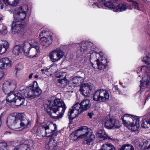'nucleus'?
<instances>
[{"label": "nucleus", "mask_w": 150, "mask_h": 150, "mask_svg": "<svg viewBox=\"0 0 150 150\" xmlns=\"http://www.w3.org/2000/svg\"><path fill=\"white\" fill-rule=\"evenodd\" d=\"M40 44L35 40H32L30 42H25L23 44L22 49L18 45L15 46L12 50L13 53L16 56L19 55L21 54L22 50L24 54L29 58H33L37 57L40 52Z\"/></svg>", "instance_id": "nucleus-1"}, {"label": "nucleus", "mask_w": 150, "mask_h": 150, "mask_svg": "<svg viewBox=\"0 0 150 150\" xmlns=\"http://www.w3.org/2000/svg\"><path fill=\"white\" fill-rule=\"evenodd\" d=\"M44 108L51 117L57 119L62 117L66 107L63 101L56 98L51 101L49 105L45 104Z\"/></svg>", "instance_id": "nucleus-2"}, {"label": "nucleus", "mask_w": 150, "mask_h": 150, "mask_svg": "<svg viewBox=\"0 0 150 150\" xmlns=\"http://www.w3.org/2000/svg\"><path fill=\"white\" fill-rule=\"evenodd\" d=\"M6 124L9 128L15 130L21 127L27 128L30 122L24 113H18L14 115H9L7 119Z\"/></svg>", "instance_id": "nucleus-3"}, {"label": "nucleus", "mask_w": 150, "mask_h": 150, "mask_svg": "<svg viewBox=\"0 0 150 150\" xmlns=\"http://www.w3.org/2000/svg\"><path fill=\"white\" fill-rule=\"evenodd\" d=\"M90 106V100H84L80 103H77L75 104L69 110L68 113L69 118L70 120L74 119L80 113L87 110Z\"/></svg>", "instance_id": "nucleus-4"}, {"label": "nucleus", "mask_w": 150, "mask_h": 150, "mask_svg": "<svg viewBox=\"0 0 150 150\" xmlns=\"http://www.w3.org/2000/svg\"><path fill=\"white\" fill-rule=\"evenodd\" d=\"M16 87V83L15 81L8 80L5 81L3 83V92L7 94L6 101L11 103L14 101L16 97V94H13L12 91Z\"/></svg>", "instance_id": "nucleus-5"}, {"label": "nucleus", "mask_w": 150, "mask_h": 150, "mask_svg": "<svg viewBox=\"0 0 150 150\" xmlns=\"http://www.w3.org/2000/svg\"><path fill=\"white\" fill-rule=\"evenodd\" d=\"M37 82H35L33 85L28 88L27 91L24 93L26 98L33 99L39 96L41 93L42 91L37 86Z\"/></svg>", "instance_id": "nucleus-6"}, {"label": "nucleus", "mask_w": 150, "mask_h": 150, "mask_svg": "<svg viewBox=\"0 0 150 150\" xmlns=\"http://www.w3.org/2000/svg\"><path fill=\"white\" fill-rule=\"evenodd\" d=\"M109 96L105 90H98L94 92V101L100 102L106 101L108 100Z\"/></svg>", "instance_id": "nucleus-7"}, {"label": "nucleus", "mask_w": 150, "mask_h": 150, "mask_svg": "<svg viewBox=\"0 0 150 150\" xmlns=\"http://www.w3.org/2000/svg\"><path fill=\"white\" fill-rule=\"evenodd\" d=\"M43 127L45 130L47 137L51 136L54 137L56 136L58 133V132L56 131L57 127L56 124L52 123L49 125L45 124L43 125Z\"/></svg>", "instance_id": "nucleus-8"}, {"label": "nucleus", "mask_w": 150, "mask_h": 150, "mask_svg": "<svg viewBox=\"0 0 150 150\" xmlns=\"http://www.w3.org/2000/svg\"><path fill=\"white\" fill-rule=\"evenodd\" d=\"M64 53L60 49H56L50 53L49 56L50 60L55 62L59 60L63 57Z\"/></svg>", "instance_id": "nucleus-9"}, {"label": "nucleus", "mask_w": 150, "mask_h": 150, "mask_svg": "<svg viewBox=\"0 0 150 150\" xmlns=\"http://www.w3.org/2000/svg\"><path fill=\"white\" fill-rule=\"evenodd\" d=\"M96 57H98V58L96 60L97 64L98 69L99 70L104 69L107 66L106 61L104 57V54L102 52H98L94 51Z\"/></svg>", "instance_id": "nucleus-10"}, {"label": "nucleus", "mask_w": 150, "mask_h": 150, "mask_svg": "<svg viewBox=\"0 0 150 150\" xmlns=\"http://www.w3.org/2000/svg\"><path fill=\"white\" fill-rule=\"evenodd\" d=\"M93 44L88 41H83L80 43V47L79 48L77 53L78 57L83 55L86 52L88 49L90 47H93Z\"/></svg>", "instance_id": "nucleus-11"}, {"label": "nucleus", "mask_w": 150, "mask_h": 150, "mask_svg": "<svg viewBox=\"0 0 150 150\" xmlns=\"http://www.w3.org/2000/svg\"><path fill=\"white\" fill-rule=\"evenodd\" d=\"M104 125L106 128L109 129L118 128L121 126L118 120L110 118H107Z\"/></svg>", "instance_id": "nucleus-12"}, {"label": "nucleus", "mask_w": 150, "mask_h": 150, "mask_svg": "<svg viewBox=\"0 0 150 150\" xmlns=\"http://www.w3.org/2000/svg\"><path fill=\"white\" fill-rule=\"evenodd\" d=\"M93 84L91 85L88 83H84L81 85L79 91L84 96L88 97L93 93Z\"/></svg>", "instance_id": "nucleus-13"}, {"label": "nucleus", "mask_w": 150, "mask_h": 150, "mask_svg": "<svg viewBox=\"0 0 150 150\" xmlns=\"http://www.w3.org/2000/svg\"><path fill=\"white\" fill-rule=\"evenodd\" d=\"M134 142L136 146L139 149H150V139L147 140L144 139L140 142V140L137 138L134 140Z\"/></svg>", "instance_id": "nucleus-14"}, {"label": "nucleus", "mask_w": 150, "mask_h": 150, "mask_svg": "<svg viewBox=\"0 0 150 150\" xmlns=\"http://www.w3.org/2000/svg\"><path fill=\"white\" fill-rule=\"evenodd\" d=\"M76 130L79 135V138L85 137L88 134L91 136L93 133L92 130L88 129L86 126L80 127Z\"/></svg>", "instance_id": "nucleus-15"}, {"label": "nucleus", "mask_w": 150, "mask_h": 150, "mask_svg": "<svg viewBox=\"0 0 150 150\" xmlns=\"http://www.w3.org/2000/svg\"><path fill=\"white\" fill-rule=\"evenodd\" d=\"M12 65V61L7 57L0 59V69H7L10 68Z\"/></svg>", "instance_id": "nucleus-16"}, {"label": "nucleus", "mask_w": 150, "mask_h": 150, "mask_svg": "<svg viewBox=\"0 0 150 150\" xmlns=\"http://www.w3.org/2000/svg\"><path fill=\"white\" fill-rule=\"evenodd\" d=\"M26 16L25 11H21L18 9L15 11L13 13L14 20L21 22L24 20Z\"/></svg>", "instance_id": "nucleus-17"}, {"label": "nucleus", "mask_w": 150, "mask_h": 150, "mask_svg": "<svg viewBox=\"0 0 150 150\" xmlns=\"http://www.w3.org/2000/svg\"><path fill=\"white\" fill-rule=\"evenodd\" d=\"M22 26L21 22L14 20L11 27V33L15 34L18 33L21 30Z\"/></svg>", "instance_id": "nucleus-18"}, {"label": "nucleus", "mask_w": 150, "mask_h": 150, "mask_svg": "<svg viewBox=\"0 0 150 150\" xmlns=\"http://www.w3.org/2000/svg\"><path fill=\"white\" fill-rule=\"evenodd\" d=\"M150 84V77L147 74H144L142 77V80L140 81V86L141 89H143Z\"/></svg>", "instance_id": "nucleus-19"}, {"label": "nucleus", "mask_w": 150, "mask_h": 150, "mask_svg": "<svg viewBox=\"0 0 150 150\" xmlns=\"http://www.w3.org/2000/svg\"><path fill=\"white\" fill-rule=\"evenodd\" d=\"M16 96L13 101L15 106H19L24 103L25 99L20 93L19 92L17 93L16 94Z\"/></svg>", "instance_id": "nucleus-20"}, {"label": "nucleus", "mask_w": 150, "mask_h": 150, "mask_svg": "<svg viewBox=\"0 0 150 150\" xmlns=\"http://www.w3.org/2000/svg\"><path fill=\"white\" fill-rule=\"evenodd\" d=\"M47 150H55L57 148V144L53 138H50L48 143L45 146Z\"/></svg>", "instance_id": "nucleus-21"}, {"label": "nucleus", "mask_w": 150, "mask_h": 150, "mask_svg": "<svg viewBox=\"0 0 150 150\" xmlns=\"http://www.w3.org/2000/svg\"><path fill=\"white\" fill-rule=\"evenodd\" d=\"M52 42V38L50 36H44L41 38L40 40L41 45L45 47H48L51 44Z\"/></svg>", "instance_id": "nucleus-22"}, {"label": "nucleus", "mask_w": 150, "mask_h": 150, "mask_svg": "<svg viewBox=\"0 0 150 150\" xmlns=\"http://www.w3.org/2000/svg\"><path fill=\"white\" fill-rule=\"evenodd\" d=\"M129 116H130V115L129 114H125L124 115V117H122L121 119L122 120L123 124L125 126L128 127L129 129H131L132 131H135V130L133 129L132 122L129 121H127L126 120H125L124 119V117H129ZM130 116L132 117V115H130Z\"/></svg>", "instance_id": "nucleus-23"}, {"label": "nucleus", "mask_w": 150, "mask_h": 150, "mask_svg": "<svg viewBox=\"0 0 150 150\" xmlns=\"http://www.w3.org/2000/svg\"><path fill=\"white\" fill-rule=\"evenodd\" d=\"M98 2L101 4H103L104 6L108 7L109 9H112L114 11V9L115 8V6L113 3L110 1H107L105 2V0H98Z\"/></svg>", "instance_id": "nucleus-24"}, {"label": "nucleus", "mask_w": 150, "mask_h": 150, "mask_svg": "<svg viewBox=\"0 0 150 150\" xmlns=\"http://www.w3.org/2000/svg\"><path fill=\"white\" fill-rule=\"evenodd\" d=\"M96 136L100 138L103 139V140H105L107 139H112L111 138L108 137L107 133L104 130H99L96 134Z\"/></svg>", "instance_id": "nucleus-25"}, {"label": "nucleus", "mask_w": 150, "mask_h": 150, "mask_svg": "<svg viewBox=\"0 0 150 150\" xmlns=\"http://www.w3.org/2000/svg\"><path fill=\"white\" fill-rule=\"evenodd\" d=\"M127 8H128V6L127 4H120L115 7V8L114 9V11L115 12L123 11L126 10Z\"/></svg>", "instance_id": "nucleus-26"}, {"label": "nucleus", "mask_w": 150, "mask_h": 150, "mask_svg": "<svg viewBox=\"0 0 150 150\" xmlns=\"http://www.w3.org/2000/svg\"><path fill=\"white\" fill-rule=\"evenodd\" d=\"M83 79L82 77L81 76L72 77L69 83V85H70L71 84H73L75 85L79 84L81 82Z\"/></svg>", "instance_id": "nucleus-27"}, {"label": "nucleus", "mask_w": 150, "mask_h": 150, "mask_svg": "<svg viewBox=\"0 0 150 150\" xmlns=\"http://www.w3.org/2000/svg\"><path fill=\"white\" fill-rule=\"evenodd\" d=\"M37 134L38 135L42 137H47L45 128L43 127V125L40 127L37 130Z\"/></svg>", "instance_id": "nucleus-28"}, {"label": "nucleus", "mask_w": 150, "mask_h": 150, "mask_svg": "<svg viewBox=\"0 0 150 150\" xmlns=\"http://www.w3.org/2000/svg\"><path fill=\"white\" fill-rule=\"evenodd\" d=\"M100 150H115V148L111 143L104 144L101 146Z\"/></svg>", "instance_id": "nucleus-29"}, {"label": "nucleus", "mask_w": 150, "mask_h": 150, "mask_svg": "<svg viewBox=\"0 0 150 150\" xmlns=\"http://www.w3.org/2000/svg\"><path fill=\"white\" fill-rule=\"evenodd\" d=\"M4 3L6 5L9 4L13 6H16L18 4L19 0H2Z\"/></svg>", "instance_id": "nucleus-30"}, {"label": "nucleus", "mask_w": 150, "mask_h": 150, "mask_svg": "<svg viewBox=\"0 0 150 150\" xmlns=\"http://www.w3.org/2000/svg\"><path fill=\"white\" fill-rule=\"evenodd\" d=\"M131 119L133 120V122H132L133 129L135 130H136L137 129V125L139 123V119L137 117H134L133 119H132V118H131Z\"/></svg>", "instance_id": "nucleus-31"}, {"label": "nucleus", "mask_w": 150, "mask_h": 150, "mask_svg": "<svg viewBox=\"0 0 150 150\" xmlns=\"http://www.w3.org/2000/svg\"><path fill=\"white\" fill-rule=\"evenodd\" d=\"M149 123L148 120L146 119V116L145 115L144 119L142 121L141 126L144 128H146L149 127Z\"/></svg>", "instance_id": "nucleus-32"}, {"label": "nucleus", "mask_w": 150, "mask_h": 150, "mask_svg": "<svg viewBox=\"0 0 150 150\" xmlns=\"http://www.w3.org/2000/svg\"><path fill=\"white\" fill-rule=\"evenodd\" d=\"M118 150H134L133 146L131 144H125Z\"/></svg>", "instance_id": "nucleus-33"}, {"label": "nucleus", "mask_w": 150, "mask_h": 150, "mask_svg": "<svg viewBox=\"0 0 150 150\" xmlns=\"http://www.w3.org/2000/svg\"><path fill=\"white\" fill-rule=\"evenodd\" d=\"M32 146L31 143L29 142L28 144L25 143L21 144V148H23L25 150H30V146Z\"/></svg>", "instance_id": "nucleus-34"}, {"label": "nucleus", "mask_w": 150, "mask_h": 150, "mask_svg": "<svg viewBox=\"0 0 150 150\" xmlns=\"http://www.w3.org/2000/svg\"><path fill=\"white\" fill-rule=\"evenodd\" d=\"M70 137L71 140H75L78 138H79V135L76 130L71 133Z\"/></svg>", "instance_id": "nucleus-35"}, {"label": "nucleus", "mask_w": 150, "mask_h": 150, "mask_svg": "<svg viewBox=\"0 0 150 150\" xmlns=\"http://www.w3.org/2000/svg\"><path fill=\"white\" fill-rule=\"evenodd\" d=\"M50 68H44L41 69V71L43 74L50 76L52 75V74L50 72Z\"/></svg>", "instance_id": "nucleus-36"}, {"label": "nucleus", "mask_w": 150, "mask_h": 150, "mask_svg": "<svg viewBox=\"0 0 150 150\" xmlns=\"http://www.w3.org/2000/svg\"><path fill=\"white\" fill-rule=\"evenodd\" d=\"M67 74L66 72H60L59 73L57 74L56 77L57 78H59V79H66V76H67Z\"/></svg>", "instance_id": "nucleus-37"}, {"label": "nucleus", "mask_w": 150, "mask_h": 150, "mask_svg": "<svg viewBox=\"0 0 150 150\" xmlns=\"http://www.w3.org/2000/svg\"><path fill=\"white\" fill-rule=\"evenodd\" d=\"M57 81L62 85V86H64L67 85L68 81L67 79H57Z\"/></svg>", "instance_id": "nucleus-38"}, {"label": "nucleus", "mask_w": 150, "mask_h": 150, "mask_svg": "<svg viewBox=\"0 0 150 150\" xmlns=\"http://www.w3.org/2000/svg\"><path fill=\"white\" fill-rule=\"evenodd\" d=\"M142 61L147 65L150 64V57L147 56L144 57L142 59Z\"/></svg>", "instance_id": "nucleus-39"}, {"label": "nucleus", "mask_w": 150, "mask_h": 150, "mask_svg": "<svg viewBox=\"0 0 150 150\" xmlns=\"http://www.w3.org/2000/svg\"><path fill=\"white\" fill-rule=\"evenodd\" d=\"M0 150H7V144L6 143H0Z\"/></svg>", "instance_id": "nucleus-40"}, {"label": "nucleus", "mask_w": 150, "mask_h": 150, "mask_svg": "<svg viewBox=\"0 0 150 150\" xmlns=\"http://www.w3.org/2000/svg\"><path fill=\"white\" fill-rule=\"evenodd\" d=\"M28 7L26 4H25L18 8L21 11H25V12L28 10Z\"/></svg>", "instance_id": "nucleus-41"}, {"label": "nucleus", "mask_w": 150, "mask_h": 150, "mask_svg": "<svg viewBox=\"0 0 150 150\" xmlns=\"http://www.w3.org/2000/svg\"><path fill=\"white\" fill-rule=\"evenodd\" d=\"M147 68V66H142V67H139L138 69V70L139 71V73H141L142 71H147L146 69Z\"/></svg>", "instance_id": "nucleus-42"}, {"label": "nucleus", "mask_w": 150, "mask_h": 150, "mask_svg": "<svg viewBox=\"0 0 150 150\" xmlns=\"http://www.w3.org/2000/svg\"><path fill=\"white\" fill-rule=\"evenodd\" d=\"M2 46L4 47L6 50L8 48L9 44L8 42L6 41H4L3 42Z\"/></svg>", "instance_id": "nucleus-43"}, {"label": "nucleus", "mask_w": 150, "mask_h": 150, "mask_svg": "<svg viewBox=\"0 0 150 150\" xmlns=\"http://www.w3.org/2000/svg\"><path fill=\"white\" fill-rule=\"evenodd\" d=\"M132 5L135 9L139 10H140L139 7L137 3L135 1H133Z\"/></svg>", "instance_id": "nucleus-44"}, {"label": "nucleus", "mask_w": 150, "mask_h": 150, "mask_svg": "<svg viewBox=\"0 0 150 150\" xmlns=\"http://www.w3.org/2000/svg\"><path fill=\"white\" fill-rule=\"evenodd\" d=\"M6 50L5 48L2 46V45H0V54H2L4 53Z\"/></svg>", "instance_id": "nucleus-45"}, {"label": "nucleus", "mask_w": 150, "mask_h": 150, "mask_svg": "<svg viewBox=\"0 0 150 150\" xmlns=\"http://www.w3.org/2000/svg\"><path fill=\"white\" fill-rule=\"evenodd\" d=\"M4 75V73L3 71H0V80L2 79Z\"/></svg>", "instance_id": "nucleus-46"}, {"label": "nucleus", "mask_w": 150, "mask_h": 150, "mask_svg": "<svg viewBox=\"0 0 150 150\" xmlns=\"http://www.w3.org/2000/svg\"><path fill=\"white\" fill-rule=\"evenodd\" d=\"M93 141L92 139H88L87 140V142L88 144H90V143Z\"/></svg>", "instance_id": "nucleus-47"}, {"label": "nucleus", "mask_w": 150, "mask_h": 150, "mask_svg": "<svg viewBox=\"0 0 150 150\" xmlns=\"http://www.w3.org/2000/svg\"><path fill=\"white\" fill-rule=\"evenodd\" d=\"M46 31L45 30H44L42 31L40 34L39 36H42L43 35V34L46 33Z\"/></svg>", "instance_id": "nucleus-48"}, {"label": "nucleus", "mask_w": 150, "mask_h": 150, "mask_svg": "<svg viewBox=\"0 0 150 150\" xmlns=\"http://www.w3.org/2000/svg\"><path fill=\"white\" fill-rule=\"evenodd\" d=\"M146 115V117L148 116V117L146 118L148 120V122L149 125H150V115Z\"/></svg>", "instance_id": "nucleus-49"}, {"label": "nucleus", "mask_w": 150, "mask_h": 150, "mask_svg": "<svg viewBox=\"0 0 150 150\" xmlns=\"http://www.w3.org/2000/svg\"><path fill=\"white\" fill-rule=\"evenodd\" d=\"M93 115V113H88V115L89 117L90 118H92Z\"/></svg>", "instance_id": "nucleus-50"}, {"label": "nucleus", "mask_w": 150, "mask_h": 150, "mask_svg": "<svg viewBox=\"0 0 150 150\" xmlns=\"http://www.w3.org/2000/svg\"><path fill=\"white\" fill-rule=\"evenodd\" d=\"M69 83H68V86H69V87H71L72 88L73 87H74V86H75V84H71L70 85H69ZM67 86H68L67 84Z\"/></svg>", "instance_id": "nucleus-51"}, {"label": "nucleus", "mask_w": 150, "mask_h": 150, "mask_svg": "<svg viewBox=\"0 0 150 150\" xmlns=\"http://www.w3.org/2000/svg\"><path fill=\"white\" fill-rule=\"evenodd\" d=\"M118 0H110V1L112 3L114 4V3H117Z\"/></svg>", "instance_id": "nucleus-52"}, {"label": "nucleus", "mask_w": 150, "mask_h": 150, "mask_svg": "<svg viewBox=\"0 0 150 150\" xmlns=\"http://www.w3.org/2000/svg\"><path fill=\"white\" fill-rule=\"evenodd\" d=\"M150 115V106L149 109L148 110L147 113V115Z\"/></svg>", "instance_id": "nucleus-53"}, {"label": "nucleus", "mask_w": 150, "mask_h": 150, "mask_svg": "<svg viewBox=\"0 0 150 150\" xmlns=\"http://www.w3.org/2000/svg\"><path fill=\"white\" fill-rule=\"evenodd\" d=\"M3 33L4 34H6L7 32V29H4L3 30Z\"/></svg>", "instance_id": "nucleus-54"}, {"label": "nucleus", "mask_w": 150, "mask_h": 150, "mask_svg": "<svg viewBox=\"0 0 150 150\" xmlns=\"http://www.w3.org/2000/svg\"><path fill=\"white\" fill-rule=\"evenodd\" d=\"M33 74L31 73L29 76V79H31L32 78L33 76Z\"/></svg>", "instance_id": "nucleus-55"}, {"label": "nucleus", "mask_w": 150, "mask_h": 150, "mask_svg": "<svg viewBox=\"0 0 150 150\" xmlns=\"http://www.w3.org/2000/svg\"><path fill=\"white\" fill-rule=\"evenodd\" d=\"M0 7L1 9H2L3 8V5L1 4V3H0Z\"/></svg>", "instance_id": "nucleus-56"}, {"label": "nucleus", "mask_w": 150, "mask_h": 150, "mask_svg": "<svg viewBox=\"0 0 150 150\" xmlns=\"http://www.w3.org/2000/svg\"><path fill=\"white\" fill-rule=\"evenodd\" d=\"M34 77L35 79H38V76L37 75H35L34 76Z\"/></svg>", "instance_id": "nucleus-57"}, {"label": "nucleus", "mask_w": 150, "mask_h": 150, "mask_svg": "<svg viewBox=\"0 0 150 150\" xmlns=\"http://www.w3.org/2000/svg\"><path fill=\"white\" fill-rule=\"evenodd\" d=\"M127 1L128 2H132L133 3V1H134L132 0H127Z\"/></svg>", "instance_id": "nucleus-58"}, {"label": "nucleus", "mask_w": 150, "mask_h": 150, "mask_svg": "<svg viewBox=\"0 0 150 150\" xmlns=\"http://www.w3.org/2000/svg\"><path fill=\"white\" fill-rule=\"evenodd\" d=\"M13 150H19V149L18 148H15Z\"/></svg>", "instance_id": "nucleus-59"}, {"label": "nucleus", "mask_w": 150, "mask_h": 150, "mask_svg": "<svg viewBox=\"0 0 150 150\" xmlns=\"http://www.w3.org/2000/svg\"><path fill=\"white\" fill-rule=\"evenodd\" d=\"M1 105L2 103L1 102H0V109H1Z\"/></svg>", "instance_id": "nucleus-60"}, {"label": "nucleus", "mask_w": 150, "mask_h": 150, "mask_svg": "<svg viewBox=\"0 0 150 150\" xmlns=\"http://www.w3.org/2000/svg\"><path fill=\"white\" fill-rule=\"evenodd\" d=\"M18 71V70L16 69V72H15V73L16 74L17 73Z\"/></svg>", "instance_id": "nucleus-61"}, {"label": "nucleus", "mask_w": 150, "mask_h": 150, "mask_svg": "<svg viewBox=\"0 0 150 150\" xmlns=\"http://www.w3.org/2000/svg\"><path fill=\"white\" fill-rule=\"evenodd\" d=\"M149 100V98H146V100H145V102L144 103H145L146 102L147 100Z\"/></svg>", "instance_id": "nucleus-62"}, {"label": "nucleus", "mask_w": 150, "mask_h": 150, "mask_svg": "<svg viewBox=\"0 0 150 150\" xmlns=\"http://www.w3.org/2000/svg\"><path fill=\"white\" fill-rule=\"evenodd\" d=\"M149 100V98H146V100H145V102L144 103H145L146 102L147 100Z\"/></svg>", "instance_id": "nucleus-63"}, {"label": "nucleus", "mask_w": 150, "mask_h": 150, "mask_svg": "<svg viewBox=\"0 0 150 150\" xmlns=\"http://www.w3.org/2000/svg\"><path fill=\"white\" fill-rule=\"evenodd\" d=\"M89 4L90 5V6H93V4H91V3H90V2L89 3Z\"/></svg>", "instance_id": "nucleus-64"}]
</instances>
